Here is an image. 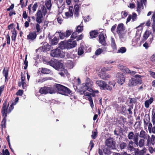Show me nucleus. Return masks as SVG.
Here are the masks:
<instances>
[{
	"instance_id": "64",
	"label": "nucleus",
	"mask_w": 155,
	"mask_h": 155,
	"mask_svg": "<svg viewBox=\"0 0 155 155\" xmlns=\"http://www.w3.org/2000/svg\"><path fill=\"white\" fill-rule=\"evenodd\" d=\"M57 20L58 23L60 24L62 23L63 21L62 18L60 17H58L57 18Z\"/></svg>"
},
{
	"instance_id": "53",
	"label": "nucleus",
	"mask_w": 155,
	"mask_h": 155,
	"mask_svg": "<svg viewBox=\"0 0 155 155\" xmlns=\"http://www.w3.org/2000/svg\"><path fill=\"white\" fill-rule=\"evenodd\" d=\"M23 91L22 90H19L16 93V94L17 96H22L23 93Z\"/></svg>"
},
{
	"instance_id": "22",
	"label": "nucleus",
	"mask_w": 155,
	"mask_h": 155,
	"mask_svg": "<svg viewBox=\"0 0 155 155\" xmlns=\"http://www.w3.org/2000/svg\"><path fill=\"white\" fill-rule=\"evenodd\" d=\"M50 45L47 44L46 45H45L44 46L41 47H40L39 49L42 51L45 52L49 51L50 49Z\"/></svg>"
},
{
	"instance_id": "60",
	"label": "nucleus",
	"mask_w": 155,
	"mask_h": 155,
	"mask_svg": "<svg viewBox=\"0 0 155 155\" xmlns=\"http://www.w3.org/2000/svg\"><path fill=\"white\" fill-rule=\"evenodd\" d=\"M152 127V125L151 123H149L148 127V129L150 133H151V130Z\"/></svg>"
},
{
	"instance_id": "2",
	"label": "nucleus",
	"mask_w": 155,
	"mask_h": 155,
	"mask_svg": "<svg viewBox=\"0 0 155 155\" xmlns=\"http://www.w3.org/2000/svg\"><path fill=\"white\" fill-rule=\"evenodd\" d=\"M39 7H40V9L38 10L36 18V21L38 23L42 22L43 15L45 16L47 12V10L44 5H41Z\"/></svg>"
},
{
	"instance_id": "20",
	"label": "nucleus",
	"mask_w": 155,
	"mask_h": 155,
	"mask_svg": "<svg viewBox=\"0 0 155 155\" xmlns=\"http://www.w3.org/2000/svg\"><path fill=\"white\" fill-rule=\"evenodd\" d=\"M96 84L100 87L101 90H103L106 83L105 81H103L97 80L96 81Z\"/></svg>"
},
{
	"instance_id": "13",
	"label": "nucleus",
	"mask_w": 155,
	"mask_h": 155,
	"mask_svg": "<svg viewBox=\"0 0 155 155\" xmlns=\"http://www.w3.org/2000/svg\"><path fill=\"white\" fill-rule=\"evenodd\" d=\"M37 35L36 31H30L27 36V39L29 41L32 42L36 39Z\"/></svg>"
},
{
	"instance_id": "18",
	"label": "nucleus",
	"mask_w": 155,
	"mask_h": 155,
	"mask_svg": "<svg viewBox=\"0 0 155 155\" xmlns=\"http://www.w3.org/2000/svg\"><path fill=\"white\" fill-rule=\"evenodd\" d=\"M98 76L101 79L104 80H107L110 77L108 74L104 71L101 72L100 74L98 75Z\"/></svg>"
},
{
	"instance_id": "52",
	"label": "nucleus",
	"mask_w": 155,
	"mask_h": 155,
	"mask_svg": "<svg viewBox=\"0 0 155 155\" xmlns=\"http://www.w3.org/2000/svg\"><path fill=\"white\" fill-rule=\"evenodd\" d=\"M61 71H63L64 72V75L65 74L67 77H69L70 76V74L67 70L64 69L63 68L61 70Z\"/></svg>"
},
{
	"instance_id": "7",
	"label": "nucleus",
	"mask_w": 155,
	"mask_h": 155,
	"mask_svg": "<svg viewBox=\"0 0 155 155\" xmlns=\"http://www.w3.org/2000/svg\"><path fill=\"white\" fill-rule=\"evenodd\" d=\"M7 100L5 99L4 102L2 107L1 110V113L3 117L7 116V114L8 113V108L9 106V103L7 104Z\"/></svg>"
},
{
	"instance_id": "9",
	"label": "nucleus",
	"mask_w": 155,
	"mask_h": 155,
	"mask_svg": "<svg viewBox=\"0 0 155 155\" xmlns=\"http://www.w3.org/2000/svg\"><path fill=\"white\" fill-rule=\"evenodd\" d=\"M105 144L106 146L112 149H115L116 147V142L112 137H110L107 139Z\"/></svg>"
},
{
	"instance_id": "16",
	"label": "nucleus",
	"mask_w": 155,
	"mask_h": 155,
	"mask_svg": "<svg viewBox=\"0 0 155 155\" xmlns=\"http://www.w3.org/2000/svg\"><path fill=\"white\" fill-rule=\"evenodd\" d=\"M139 137L141 139H147V138L150 137L149 135L143 130L140 132Z\"/></svg>"
},
{
	"instance_id": "63",
	"label": "nucleus",
	"mask_w": 155,
	"mask_h": 155,
	"mask_svg": "<svg viewBox=\"0 0 155 155\" xmlns=\"http://www.w3.org/2000/svg\"><path fill=\"white\" fill-rule=\"evenodd\" d=\"M38 4L37 3H35L32 7V10L34 12L36 11V9L38 7Z\"/></svg>"
},
{
	"instance_id": "36",
	"label": "nucleus",
	"mask_w": 155,
	"mask_h": 155,
	"mask_svg": "<svg viewBox=\"0 0 155 155\" xmlns=\"http://www.w3.org/2000/svg\"><path fill=\"white\" fill-rule=\"evenodd\" d=\"M6 117H3V118L1 122V126L2 129L3 128H5L6 127Z\"/></svg>"
},
{
	"instance_id": "28",
	"label": "nucleus",
	"mask_w": 155,
	"mask_h": 155,
	"mask_svg": "<svg viewBox=\"0 0 155 155\" xmlns=\"http://www.w3.org/2000/svg\"><path fill=\"white\" fill-rule=\"evenodd\" d=\"M12 36H11L12 40L14 42L15 41L16 38L17 33V31L15 28L12 31Z\"/></svg>"
},
{
	"instance_id": "41",
	"label": "nucleus",
	"mask_w": 155,
	"mask_h": 155,
	"mask_svg": "<svg viewBox=\"0 0 155 155\" xmlns=\"http://www.w3.org/2000/svg\"><path fill=\"white\" fill-rule=\"evenodd\" d=\"M27 54H26L25 55V61L23 63L25 65V66L24 67V69L25 70H26L27 69L28 66V61L27 60Z\"/></svg>"
},
{
	"instance_id": "56",
	"label": "nucleus",
	"mask_w": 155,
	"mask_h": 155,
	"mask_svg": "<svg viewBox=\"0 0 155 155\" xmlns=\"http://www.w3.org/2000/svg\"><path fill=\"white\" fill-rule=\"evenodd\" d=\"M41 23H38L36 25V28L37 30L36 32H38L40 30V25L39 24Z\"/></svg>"
},
{
	"instance_id": "46",
	"label": "nucleus",
	"mask_w": 155,
	"mask_h": 155,
	"mask_svg": "<svg viewBox=\"0 0 155 155\" xmlns=\"http://www.w3.org/2000/svg\"><path fill=\"white\" fill-rule=\"evenodd\" d=\"M103 90H107L110 91H111L112 90V88L110 86L108 85L106 83V85L104 86V87Z\"/></svg>"
},
{
	"instance_id": "51",
	"label": "nucleus",
	"mask_w": 155,
	"mask_h": 155,
	"mask_svg": "<svg viewBox=\"0 0 155 155\" xmlns=\"http://www.w3.org/2000/svg\"><path fill=\"white\" fill-rule=\"evenodd\" d=\"M103 51L100 48L97 49L95 52V54L96 55H98L100 54Z\"/></svg>"
},
{
	"instance_id": "19",
	"label": "nucleus",
	"mask_w": 155,
	"mask_h": 155,
	"mask_svg": "<svg viewBox=\"0 0 155 155\" xmlns=\"http://www.w3.org/2000/svg\"><path fill=\"white\" fill-rule=\"evenodd\" d=\"M151 33V32L149 30H146L143 35L142 41L144 42L145 41H146Z\"/></svg>"
},
{
	"instance_id": "21",
	"label": "nucleus",
	"mask_w": 155,
	"mask_h": 155,
	"mask_svg": "<svg viewBox=\"0 0 155 155\" xmlns=\"http://www.w3.org/2000/svg\"><path fill=\"white\" fill-rule=\"evenodd\" d=\"M125 30L124 25L123 23H120L118 25L116 30L117 33L124 31Z\"/></svg>"
},
{
	"instance_id": "39",
	"label": "nucleus",
	"mask_w": 155,
	"mask_h": 155,
	"mask_svg": "<svg viewBox=\"0 0 155 155\" xmlns=\"http://www.w3.org/2000/svg\"><path fill=\"white\" fill-rule=\"evenodd\" d=\"M84 47L83 46H80L79 48L78 51V55H81L84 53Z\"/></svg>"
},
{
	"instance_id": "29",
	"label": "nucleus",
	"mask_w": 155,
	"mask_h": 155,
	"mask_svg": "<svg viewBox=\"0 0 155 155\" xmlns=\"http://www.w3.org/2000/svg\"><path fill=\"white\" fill-rule=\"evenodd\" d=\"M134 143V142L132 140H130L129 141L128 144L127 146L128 150H132L134 148V147L133 145Z\"/></svg>"
},
{
	"instance_id": "14",
	"label": "nucleus",
	"mask_w": 155,
	"mask_h": 155,
	"mask_svg": "<svg viewBox=\"0 0 155 155\" xmlns=\"http://www.w3.org/2000/svg\"><path fill=\"white\" fill-rule=\"evenodd\" d=\"M117 78V82L121 84H122L125 81V77L122 73H118L116 76Z\"/></svg>"
},
{
	"instance_id": "33",
	"label": "nucleus",
	"mask_w": 155,
	"mask_h": 155,
	"mask_svg": "<svg viewBox=\"0 0 155 155\" xmlns=\"http://www.w3.org/2000/svg\"><path fill=\"white\" fill-rule=\"evenodd\" d=\"M41 72L44 74H49L51 73V71L48 69L46 68H41Z\"/></svg>"
},
{
	"instance_id": "15",
	"label": "nucleus",
	"mask_w": 155,
	"mask_h": 155,
	"mask_svg": "<svg viewBox=\"0 0 155 155\" xmlns=\"http://www.w3.org/2000/svg\"><path fill=\"white\" fill-rule=\"evenodd\" d=\"M67 48L70 49L76 47L77 43L75 41H72V40L69 39L68 41H66Z\"/></svg>"
},
{
	"instance_id": "34",
	"label": "nucleus",
	"mask_w": 155,
	"mask_h": 155,
	"mask_svg": "<svg viewBox=\"0 0 155 155\" xmlns=\"http://www.w3.org/2000/svg\"><path fill=\"white\" fill-rule=\"evenodd\" d=\"M21 85L22 88L23 89H25L26 87L25 80V77L23 76V75H22V72H21Z\"/></svg>"
},
{
	"instance_id": "31",
	"label": "nucleus",
	"mask_w": 155,
	"mask_h": 155,
	"mask_svg": "<svg viewBox=\"0 0 155 155\" xmlns=\"http://www.w3.org/2000/svg\"><path fill=\"white\" fill-rule=\"evenodd\" d=\"M145 139L140 138L139 142L138 140L137 144H135L137 146H139L140 147H142L144 145L145 143Z\"/></svg>"
},
{
	"instance_id": "30",
	"label": "nucleus",
	"mask_w": 155,
	"mask_h": 155,
	"mask_svg": "<svg viewBox=\"0 0 155 155\" xmlns=\"http://www.w3.org/2000/svg\"><path fill=\"white\" fill-rule=\"evenodd\" d=\"M117 34L118 35V36L120 39L121 40H122L125 38L126 34V31H124L119 32L117 33Z\"/></svg>"
},
{
	"instance_id": "17",
	"label": "nucleus",
	"mask_w": 155,
	"mask_h": 155,
	"mask_svg": "<svg viewBox=\"0 0 155 155\" xmlns=\"http://www.w3.org/2000/svg\"><path fill=\"white\" fill-rule=\"evenodd\" d=\"M99 41L102 45H106L105 38L103 33H100L99 36Z\"/></svg>"
},
{
	"instance_id": "58",
	"label": "nucleus",
	"mask_w": 155,
	"mask_h": 155,
	"mask_svg": "<svg viewBox=\"0 0 155 155\" xmlns=\"http://www.w3.org/2000/svg\"><path fill=\"white\" fill-rule=\"evenodd\" d=\"M97 132H92V134L91 136L93 139H94L97 137Z\"/></svg>"
},
{
	"instance_id": "24",
	"label": "nucleus",
	"mask_w": 155,
	"mask_h": 155,
	"mask_svg": "<svg viewBox=\"0 0 155 155\" xmlns=\"http://www.w3.org/2000/svg\"><path fill=\"white\" fill-rule=\"evenodd\" d=\"M147 149L145 148H143L142 150H140L139 149H137L135 151V155H143L145 153Z\"/></svg>"
},
{
	"instance_id": "42",
	"label": "nucleus",
	"mask_w": 155,
	"mask_h": 155,
	"mask_svg": "<svg viewBox=\"0 0 155 155\" xmlns=\"http://www.w3.org/2000/svg\"><path fill=\"white\" fill-rule=\"evenodd\" d=\"M83 29V26L79 25H78L76 31L78 33H80L82 31Z\"/></svg>"
},
{
	"instance_id": "61",
	"label": "nucleus",
	"mask_w": 155,
	"mask_h": 155,
	"mask_svg": "<svg viewBox=\"0 0 155 155\" xmlns=\"http://www.w3.org/2000/svg\"><path fill=\"white\" fill-rule=\"evenodd\" d=\"M133 108V105L130 106L129 108L128 109V111L129 112V114L130 115H132L133 113L131 110Z\"/></svg>"
},
{
	"instance_id": "25",
	"label": "nucleus",
	"mask_w": 155,
	"mask_h": 155,
	"mask_svg": "<svg viewBox=\"0 0 155 155\" xmlns=\"http://www.w3.org/2000/svg\"><path fill=\"white\" fill-rule=\"evenodd\" d=\"M143 2L141 1L140 2L137 1V11L138 12H140L142 9H143Z\"/></svg>"
},
{
	"instance_id": "50",
	"label": "nucleus",
	"mask_w": 155,
	"mask_h": 155,
	"mask_svg": "<svg viewBox=\"0 0 155 155\" xmlns=\"http://www.w3.org/2000/svg\"><path fill=\"white\" fill-rule=\"evenodd\" d=\"M132 21H134L137 19V15L135 13H133L132 15Z\"/></svg>"
},
{
	"instance_id": "49",
	"label": "nucleus",
	"mask_w": 155,
	"mask_h": 155,
	"mask_svg": "<svg viewBox=\"0 0 155 155\" xmlns=\"http://www.w3.org/2000/svg\"><path fill=\"white\" fill-rule=\"evenodd\" d=\"M119 119L121 120V121L123 122V123H121V124H123V125L124 124L127 123L126 118L124 117L123 116H121Z\"/></svg>"
},
{
	"instance_id": "11",
	"label": "nucleus",
	"mask_w": 155,
	"mask_h": 155,
	"mask_svg": "<svg viewBox=\"0 0 155 155\" xmlns=\"http://www.w3.org/2000/svg\"><path fill=\"white\" fill-rule=\"evenodd\" d=\"M62 51L59 48L52 50L50 53L51 56L53 57H58L61 56Z\"/></svg>"
},
{
	"instance_id": "10",
	"label": "nucleus",
	"mask_w": 155,
	"mask_h": 155,
	"mask_svg": "<svg viewBox=\"0 0 155 155\" xmlns=\"http://www.w3.org/2000/svg\"><path fill=\"white\" fill-rule=\"evenodd\" d=\"M119 68L123 73L129 74H134L135 72L134 71H131L128 68L123 65H120Z\"/></svg>"
},
{
	"instance_id": "38",
	"label": "nucleus",
	"mask_w": 155,
	"mask_h": 155,
	"mask_svg": "<svg viewBox=\"0 0 155 155\" xmlns=\"http://www.w3.org/2000/svg\"><path fill=\"white\" fill-rule=\"evenodd\" d=\"M103 151L105 155H109L111 153V151L108 148H105L103 149Z\"/></svg>"
},
{
	"instance_id": "8",
	"label": "nucleus",
	"mask_w": 155,
	"mask_h": 155,
	"mask_svg": "<svg viewBox=\"0 0 155 155\" xmlns=\"http://www.w3.org/2000/svg\"><path fill=\"white\" fill-rule=\"evenodd\" d=\"M88 82L83 83L82 84L83 88L85 90H87L89 92L93 91L92 88L93 85V82L89 78H87V80Z\"/></svg>"
},
{
	"instance_id": "23",
	"label": "nucleus",
	"mask_w": 155,
	"mask_h": 155,
	"mask_svg": "<svg viewBox=\"0 0 155 155\" xmlns=\"http://www.w3.org/2000/svg\"><path fill=\"white\" fill-rule=\"evenodd\" d=\"M73 10L72 8H69L68 11L65 12V15L66 17L67 18H68L69 17H73Z\"/></svg>"
},
{
	"instance_id": "1",
	"label": "nucleus",
	"mask_w": 155,
	"mask_h": 155,
	"mask_svg": "<svg viewBox=\"0 0 155 155\" xmlns=\"http://www.w3.org/2000/svg\"><path fill=\"white\" fill-rule=\"evenodd\" d=\"M55 89L56 91L60 94L65 95H71L72 91L67 87L60 84H55Z\"/></svg>"
},
{
	"instance_id": "48",
	"label": "nucleus",
	"mask_w": 155,
	"mask_h": 155,
	"mask_svg": "<svg viewBox=\"0 0 155 155\" xmlns=\"http://www.w3.org/2000/svg\"><path fill=\"white\" fill-rule=\"evenodd\" d=\"M77 32L76 31L72 33L71 37V40H74L77 38V35L78 34Z\"/></svg>"
},
{
	"instance_id": "57",
	"label": "nucleus",
	"mask_w": 155,
	"mask_h": 155,
	"mask_svg": "<svg viewBox=\"0 0 155 155\" xmlns=\"http://www.w3.org/2000/svg\"><path fill=\"white\" fill-rule=\"evenodd\" d=\"M14 103L11 104L10 105L9 108H8V114L10 113L11 112L12 110L14 109Z\"/></svg>"
},
{
	"instance_id": "43",
	"label": "nucleus",
	"mask_w": 155,
	"mask_h": 155,
	"mask_svg": "<svg viewBox=\"0 0 155 155\" xmlns=\"http://www.w3.org/2000/svg\"><path fill=\"white\" fill-rule=\"evenodd\" d=\"M126 49L125 47H122L119 48L117 51L118 53H123L125 52L126 51Z\"/></svg>"
},
{
	"instance_id": "4",
	"label": "nucleus",
	"mask_w": 155,
	"mask_h": 155,
	"mask_svg": "<svg viewBox=\"0 0 155 155\" xmlns=\"http://www.w3.org/2000/svg\"><path fill=\"white\" fill-rule=\"evenodd\" d=\"M39 92L42 94H46L48 93L52 94L55 93L56 90L54 87L45 86L40 89Z\"/></svg>"
},
{
	"instance_id": "5",
	"label": "nucleus",
	"mask_w": 155,
	"mask_h": 155,
	"mask_svg": "<svg viewBox=\"0 0 155 155\" xmlns=\"http://www.w3.org/2000/svg\"><path fill=\"white\" fill-rule=\"evenodd\" d=\"M142 76L139 75H136L135 76V78H132L130 82L129 85L130 86H135L138 84H141L142 82L141 77Z\"/></svg>"
},
{
	"instance_id": "37",
	"label": "nucleus",
	"mask_w": 155,
	"mask_h": 155,
	"mask_svg": "<svg viewBox=\"0 0 155 155\" xmlns=\"http://www.w3.org/2000/svg\"><path fill=\"white\" fill-rule=\"evenodd\" d=\"M45 5L47 8L49 10H50L52 5L51 0H46Z\"/></svg>"
},
{
	"instance_id": "32",
	"label": "nucleus",
	"mask_w": 155,
	"mask_h": 155,
	"mask_svg": "<svg viewBox=\"0 0 155 155\" xmlns=\"http://www.w3.org/2000/svg\"><path fill=\"white\" fill-rule=\"evenodd\" d=\"M90 33V37L92 38L97 37L99 33L97 30H95L91 31Z\"/></svg>"
},
{
	"instance_id": "59",
	"label": "nucleus",
	"mask_w": 155,
	"mask_h": 155,
	"mask_svg": "<svg viewBox=\"0 0 155 155\" xmlns=\"http://www.w3.org/2000/svg\"><path fill=\"white\" fill-rule=\"evenodd\" d=\"M6 39L7 40V43L8 45H9L10 44V38L8 34L6 35Z\"/></svg>"
},
{
	"instance_id": "12",
	"label": "nucleus",
	"mask_w": 155,
	"mask_h": 155,
	"mask_svg": "<svg viewBox=\"0 0 155 155\" xmlns=\"http://www.w3.org/2000/svg\"><path fill=\"white\" fill-rule=\"evenodd\" d=\"M73 32L71 30H67L65 32H62L61 31L58 32L59 33V36L61 39H64L65 37H68Z\"/></svg>"
},
{
	"instance_id": "6",
	"label": "nucleus",
	"mask_w": 155,
	"mask_h": 155,
	"mask_svg": "<svg viewBox=\"0 0 155 155\" xmlns=\"http://www.w3.org/2000/svg\"><path fill=\"white\" fill-rule=\"evenodd\" d=\"M139 134L138 132L130 131L128 134L127 137L130 140H133L135 144H137L138 140H139Z\"/></svg>"
},
{
	"instance_id": "44",
	"label": "nucleus",
	"mask_w": 155,
	"mask_h": 155,
	"mask_svg": "<svg viewBox=\"0 0 155 155\" xmlns=\"http://www.w3.org/2000/svg\"><path fill=\"white\" fill-rule=\"evenodd\" d=\"M3 74L5 77V80L7 78L8 74V70H6L5 68L4 69L3 71Z\"/></svg>"
},
{
	"instance_id": "62",
	"label": "nucleus",
	"mask_w": 155,
	"mask_h": 155,
	"mask_svg": "<svg viewBox=\"0 0 155 155\" xmlns=\"http://www.w3.org/2000/svg\"><path fill=\"white\" fill-rule=\"evenodd\" d=\"M2 152L3 153H4L5 155H9L10 153L7 149H5V150H4V149H3L2 150Z\"/></svg>"
},
{
	"instance_id": "3",
	"label": "nucleus",
	"mask_w": 155,
	"mask_h": 155,
	"mask_svg": "<svg viewBox=\"0 0 155 155\" xmlns=\"http://www.w3.org/2000/svg\"><path fill=\"white\" fill-rule=\"evenodd\" d=\"M49 65L52 66L56 70L59 71L63 68V64L58 60L52 59L48 62Z\"/></svg>"
},
{
	"instance_id": "27",
	"label": "nucleus",
	"mask_w": 155,
	"mask_h": 155,
	"mask_svg": "<svg viewBox=\"0 0 155 155\" xmlns=\"http://www.w3.org/2000/svg\"><path fill=\"white\" fill-rule=\"evenodd\" d=\"M153 101V99L152 97H151L149 99L145 101L144 103L145 107L146 108H148L149 107V105L152 104Z\"/></svg>"
},
{
	"instance_id": "47",
	"label": "nucleus",
	"mask_w": 155,
	"mask_h": 155,
	"mask_svg": "<svg viewBox=\"0 0 155 155\" xmlns=\"http://www.w3.org/2000/svg\"><path fill=\"white\" fill-rule=\"evenodd\" d=\"M87 98H88V100L89 101L91 107V108H93L94 107V104L93 101V100L91 96H90L89 97H87Z\"/></svg>"
},
{
	"instance_id": "35",
	"label": "nucleus",
	"mask_w": 155,
	"mask_h": 155,
	"mask_svg": "<svg viewBox=\"0 0 155 155\" xmlns=\"http://www.w3.org/2000/svg\"><path fill=\"white\" fill-rule=\"evenodd\" d=\"M111 46L113 50L117 49L116 45L115 42V41L113 38H111Z\"/></svg>"
},
{
	"instance_id": "54",
	"label": "nucleus",
	"mask_w": 155,
	"mask_h": 155,
	"mask_svg": "<svg viewBox=\"0 0 155 155\" xmlns=\"http://www.w3.org/2000/svg\"><path fill=\"white\" fill-rule=\"evenodd\" d=\"M92 93H91V96L92 95V96L94 97L96 96V94H98L99 93V91L97 90H94L93 89V91H92Z\"/></svg>"
},
{
	"instance_id": "40",
	"label": "nucleus",
	"mask_w": 155,
	"mask_h": 155,
	"mask_svg": "<svg viewBox=\"0 0 155 155\" xmlns=\"http://www.w3.org/2000/svg\"><path fill=\"white\" fill-rule=\"evenodd\" d=\"M58 42V39L57 38L55 37L52 39L51 41V44L52 45H57Z\"/></svg>"
},
{
	"instance_id": "55",
	"label": "nucleus",
	"mask_w": 155,
	"mask_h": 155,
	"mask_svg": "<svg viewBox=\"0 0 155 155\" xmlns=\"http://www.w3.org/2000/svg\"><path fill=\"white\" fill-rule=\"evenodd\" d=\"M67 63L68 65H69L70 66H69V67H70V68H73L74 67V63L72 62V61L71 60H68L67 61Z\"/></svg>"
},
{
	"instance_id": "45",
	"label": "nucleus",
	"mask_w": 155,
	"mask_h": 155,
	"mask_svg": "<svg viewBox=\"0 0 155 155\" xmlns=\"http://www.w3.org/2000/svg\"><path fill=\"white\" fill-rule=\"evenodd\" d=\"M127 146V144L124 142H122L119 144L120 149L122 150L124 149Z\"/></svg>"
},
{
	"instance_id": "26",
	"label": "nucleus",
	"mask_w": 155,
	"mask_h": 155,
	"mask_svg": "<svg viewBox=\"0 0 155 155\" xmlns=\"http://www.w3.org/2000/svg\"><path fill=\"white\" fill-rule=\"evenodd\" d=\"M66 41H62L59 44V46L58 48L62 50L65 48H67Z\"/></svg>"
}]
</instances>
